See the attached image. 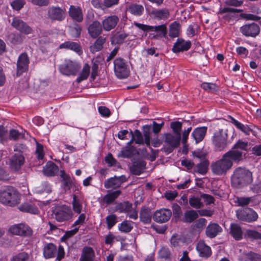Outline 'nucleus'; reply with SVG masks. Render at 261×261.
I'll use <instances>...</instances> for the list:
<instances>
[{
  "instance_id": "obj_58",
  "label": "nucleus",
  "mask_w": 261,
  "mask_h": 261,
  "mask_svg": "<svg viewBox=\"0 0 261 261\" xmlns=\"http://www.w3.org/2000/svg\"><path fill=\"white\" fill-rule=\"evenodd\" d=\"M207 166L208 164L206 161L198 164L196 167L197 171L201 174H205L207 172Z\"/></svg>"
},
{
  "instance_id": "obj_23",
  "label": "nucleus",
  "mask_w": 261,
  "mask_h": 261,
  "mask_svg": "<svg viewBox=\"0 0 261 261\" xmlns=\"http://www.w3.org/2000/svg\"><path fill=\"white\" fill-rule=\"evenodd\" d=\"M150 32H155V35H153L152 38L158 39L159 38H166L167 34V30L166 24H161L156 26H151Z\"/></svg>"
},
{
  "instance_id": "obj_19",
  "label": "nucleus",
  "mask_w": 261,
  "mask_h": 261,
  "mask_svg": "<svg viewBox=\"0 0 261 261\" xmlns=\"http://www.w3.org/2000/svg\"><path fill=\"white\" fill-rule=\"evenodd\" d=\"M119 21L116 15H112L105 18L102 21V28L106 31H110L114 29Z\"/></svg>"
},
{
  "instance_id": "obj_52",
  "label": "nucleus",
  "mask_w": 261,
  "mask_h": 261,
  "mask_svg": "<svg viewBox=\"0 0 261 261\" xmlns=\"http://www.w3.org/2000/svg\"><path fill=\"white\" fill-rule=\"evenodd\" d=\"M207 221L205 218L198 219L194 224V228L197 231H201L206 225Z\"/></svg>"
},
{
  "instance_id": "obj_64",
  "label": "nucleus",
  "mask_w": 261,
  "mask_h": 261,
  "mask_svg": "<svg viewBox=\"0 0 261 261\" xmlns=\"http://www.w3.org/2000/svg\"><path fill=\"white\" fill-rule=\"evenodd\" d=\"M98 112L102 117H109L111 115L110 110L104 106H100L98 108Z\"/></svg>"
},
{
  "instance_id": "obj_43",
  "label": "nucleus",
  "mask_w": 261,
  "mask_h": 261,
  "mask_svg": "<svg viewBox=\"0 0 261 261\" xmlns=\"http://www.w3.org/2000/svg\"><path fill=\"white\" fill-rule=\"evenodd\" d=\"M128 35L125 33H116L111 39L112 44H120L124 42Z\"/></svg>"
},
{
  "instance_id": "obj_45",
  "label": "nucleus",
  "mask_w": 261,
  "mask_h": 261,
  "mask_svg": "<svg viewBox=\"0 0 261 261\" xmlns=\"http://www.w3.org/2000/svg\"><path fill=\"white\" fill-rule=\"evenodd\" d=\"M180 30V24L179 23L175 21L170 26L169 35L171 38H175L179 36Z\"/></svg>"
},
{
  "instance_id": "obj_49",
  "label": "nucleus",
  "mask_w": 261,
  "mask_h": 261,
  "mask_svg": "<svg viewBox=\"0 0 261 261\" xmlns=\"http://www.w3.org/2000/svg\"><path fill=\"white\" fill-rule=\"evenodd\" d=\"M117 217L115 214L109 215L107 216L106 219V223L107 225V227L109 229H111L117 223Z\"/></svg>"
},
{
  "instance_id": "obj_28",
  "label": "nucleus",
  "mask_w": 261,
  "mask_h": 261,
  "mask_svg": "<svg viewBox=\"0 0 261 261\" xmlns=\"http://www.w3.org/2000/svg\"><path fill=\"white\" fill-rule=\"evenodd\" d=\"M230 229V234L234 240L239 241L243 239V232L241 227L239 224H231Z\"/></svg>"
},
{
  "instance_id": "obj_27",
  "label": "nucleus",
  "mask_w": 261,
  "mask_h": 261,
  "mask_svg": "<svg viewBox=\"0 0 261 261\" xmlns=\"http://www.w3.org/2000/svg\"><path fill=\"white\" fill-rule=\"evenodd\" d=\"M152 212L149 207H142L140 212V221L144 224H149L151 221Z\"/></svg>"
},
{
  "instance_id": "obj_33",
  "label": "nucleus",
  "mask_w": 261,
  "mask_h": 261,
  "mask_svg": "<svg viewBox=\"0 0 261 261\" xmlns=\"http://www.w3.org/2000/svg\"><path fill=\"white\" fill-rule=\"evenodd\" d=\"M151 14L153 15L154 17L159 20H165L169 16V12L167 9H153L150 12Z\"/></svg>"
},
{
  "instance_id": "obj_13",
  "label": "nucleus",
  "mask_w": 261,
  "mask_h": 261,
  "mask_svg": "<svg viewBox=\"0 0 261 261\" xmlns=\"http://www.w3.org/2000/svg\"><path fill=\"white\" fill-rule=\"evenodd\" d=\"M240 32L246 37H255L260 32V28L254 22L247 23L240 28Z\"/></svg>"
},
{
  "instance_id": "obj_54",
  "label": "nucleus",
  "mask_w": 261,
  "mask_h": 261,
  "mask_svg": "<svg viewBox=\"0 0 261 261\" xmlns=\"http://www.w3.org/2000/svg\"><path fill=\"white\" fill-rule=\"evenodd\" d=\"M244 261H261V255L252 252L246 254Z\"/></svg>"
},
{
  "instance_id": "obj_10",
  "label": "nucleus",
  "mask_w": 261,
  "mask_h": 261,
  "mask_svg": "<svg viewBox=\"0 0 261 261\" xmlns=\"http://www.w3.org/2000/svg\"><path fill=\"white\" fill-rule=\"evenodd\" d=\"M11 25L22 34L29 35L33 33V29L29 24L18 17L12 19Z\"/></svg>"
},
{
  "instance_id": "obj_15",
  "label": "nucleus",
  "mask_w": 261,
  "mask_h": 261,
  "mask_svg": "<svg viewBox=\"0 0 261 261\" xmlns=\"http://www.w3.org/2000/svg\"><path fill=\"white\" fill-rule=\"evenodd\" d=\"M172 215L170 210L167 208H162L155 212L153 215V219L154 221L163 223L169 220Z\"/></svg>"
},
{
  "instance_id": "obj_17",
  "label": "nucleus",
  "mask_w": 261,
  "mask_h": 261,
  "mask_svg": "<svg viewBox=\"0 0 261 261\" xmlns=\"http://www.w3.org/2000/svg\"><path fill=\"white\" fill-rule=\"evenodd\" d=\"M25 159L21 152H18L12 156L10 161V166L12 169L19 170L23 165Z\"/></svg>"
},
{
  "instance_id": "obj_36",
  "label": "nucleus",
  "mask_w": 261,
  "mask_h": 261,
  "mask_svg": "<svg viewBox=\"0 0 261 261\" xmlns=\"http://www.w3.org/2000/svg\"><path fill=\"white\" fill-rule=\"evenodd\" d=\"M198 217V211L189 210L184 213L182 221L186 223H191Z\"/></svg>"
},
{
  "instance_id": "obj_24",
  "label": "nucleus",
  "mask_w": 261,
  "mask_h": 261,
  "mask_svg": "<svg viewBox=\"0 0 261 261\" xmlns=\"http://www.w3.org/2000/svg\"><path fill=\"white\" fill-rule=\"evenodd\" d=\"M196 249L201 257L207 258L212 254L210 247L207 246L203 240L198 242L196 246Z\"/></svg>"
},
{
  "instance_id": "obj_51",
  "label": "nucleus",
  "mask_w": 261,
  "mask_h": 261,
  "mask_svg": "<svg viewBox=\"0 0 261 261\" xmlns=\"http://www.w3.org/2000/svg\"><path fill=\"white\" fill-rule=\"evenodd\" d=\"M201 87L204 90L208 92H215L218 90V86L216 84L212 83L204 82L201 85Z\"/></svg>"
},
{
  "instance_id": "obj_31",
  "label": "nucleus",
  "mask_w": 261,
  "mask_h": 261,
  "mask_svg": "<svg viewBox=\"0 0 261 261\" xmlns=\"http://www.w3.org/2000/svg\"><path fill=\"white\" fill-rule=\"evenodd\" d=\"M106 41V38L104 36H98L95 42L90 46V51L94 54L99 51L103 48V45Z\"/></svg>"
},
{
  "instance_id": "obj_30",
  "label": "nucleus",
  "mask_w": 261,
  "mask_h": 261,
  "mask_svg": "<svg viewBox=\"0 0 261 261\" xmlns=\"http://www.w3.org/2000/svg\"><path fill=\"white\" fill-rule=\"evenodd\" d=\"M69 15L77 22H81L83 19L82 10L80 7L71 6L69 10Z\"/></svg>"
},
{
  "instance_id": "obj_44",
  "label": "nucleus",
  "mask_w": 261,
  "mask_h": 261,
  "mask_svg": "<svg viewBox=\"0 0 261 261\" xmlns=\"http://www.w3.org/2000/svg\"><path fill=\"white\" fill-rule=\"evenodd\" d=\"M121 193V190L113 191L106 195L103 197V201L107 204L112 203Z\"/></svg>"
},
{
  "instance_id": "obj_57",
  "label": "nucleus",
  "mask_w": 261,
  "mask_h": 261,
  "mask_svg": "<svg viewBox=\"0 0 261 261\" xmlns=\"http://www.w3.org/2000/svg\"><path fill=\"white\" fill-rule=\"evenodd\" d=\"M28 254L24 252L14 255L11 258V261H26L28 259Z\"/></svg>"
},
{
  "instance_id": "obj_22",
  "label": "nucleus",
  "mask_w": 261,
  "mask_h": 261,
  "mask_svg": "<svg viewBox=\"0 0 261 261\" xmlns=\"http://www.w3.org/2000/svg\"><path fill=\"white\" fill-rule=\"evenodd\" d=\"M57 246L52 243H46L43 248V254L45 258L55 257L57 254Z\"/></svg>"
},
{
  "instance_id": "obj_60",
  "label": "nucleus",
  "mask_w": 261,
  "mask_h": 261,
  "mask_svg": "<svg viewBox=\"0 0 261 261\" xmlns=\"http://www.w3.org/2000/svg\"><path fill=\"white\" fill-rule=\"evenodd\" d=\"M24 38V37L21 34H13L11 38V42L14 44H19L23 42Z\"/></svg>"
},
{
  "instance_id": "obj_63",
  "label": "nucleus",
  "mask_w": 261,
  "mask_h": 261,
  "mask_svg": "<svg viewBox=\"0 0 261 261\" xmlns=\"http://www.w3.org/2000/svg\"><path fill=\"white\" fill-rule=\"evenodd\" d=\"M36 153L39 160H42L44 158L43 146L39 143H36Z\"/></svg>"
},
{
  "instance_id": "obj_35",
  "label": "nucleus",
  "mask_w": 261,
  "mask_h": 261,
  "mask_svg": "<svg viewBox=\"0 0 261 261\" xmlns=\"http://www.w3.org/2000/svg\"><path fill=\"white\" fill-rule=\"evenodd\" d=\"M20 211L29 213L32 214H38L39 210L36 206L30 203H24L19 207Z\"/></svg>"
},
{
  "instance_id": "obj_48",
  "label": "nucleus",
  "mask_w": 261,
  "mask_h": 261,
  "mask_svg": "<svg viewBox=\"0 0 261 261\" xmlns=\"http://www.w3.org/2000/svg\"><path fill=\"white\" fill-rule=\"evenodd\" d=\"M189 204L193 208H200L203 206L200 198L193 196L189 199Z\"/></svg>"
},
{
  "instance_id": "obj_5",
  "label": "nucleus",
  "mask_w": 261,
  "mask_h": 261,
  "mask_svg": "<svg viewBox=\"0 0 261 261\" xmlns=\"http://www.w3.org/2000/svg\"><path fill=\"white\" fill-rule=\"evenodd\" d=\"M114 69L116 76L120 79L127 78L130 73L125 60L122 58H117L114 61Z\"/></svg>"
},
{
  "instance_id": "obj_38",
  "label": "nucleus",
  "mask_w": 261,
  "mask_h": 261,
  "mask_svg": "<svg viewBox=\"0 0 261 261\" xmlns=\"http://www.w3.org/2000/svg\"><path fill=\"white\" fill-rule=\"evenodd\" d=\"M90 70V65L86 63L84 65L79 76L77 77L76 82L77 83H80L81 82L87 80L89 75Z\"/></svg>"
},
{
  "instance_id": "obj_62",
  "label": "nucleus",
  "mask_w": 261,
  "mask_h": 261,
  "mask_svg": "<svg viewBox=\"0 0 261 261\" xmlns=\"http://www.w3.org/2000/svg\"><path fill=\"white\" fill-rule=\"evenodd\" d=\"M24 137V134L21 133H19L16 129H11L10 131V138L11 139L14 140H17L19 138H22Z\"/></svg>"
},
{
  "instance_id": "obj_7",
  "label": "nucleus",
  "mask_w": 261,
  "mask_h": 261,
  "mask_svg": "<svg viewBox=\"0 0 261 261\" xmlns=\"http://www.w3.org/2000/svg\"><path fill=\"white\" fill-rule=\"evenodd\" d=\"M227 132L221 129L215 132L213 138V143L217 149L221 151L225 148L228 144Z\"/></svg>"
},
{
  "instance_id": "obj_40",
  "label": "nucleus",
  "mask_w": 261,
  "mask_h": 261,
  "mask_svg": "<svg viewBox=\"0 0 261 261\" xmlns=\"http://www.w3.org/2000/svg\"><path fill=\"white\" fill-rule=\"evenodd\" d=\"M134 222L131 221L124 220L118 225L119 230L124 233L131 231L133 228Z\"/></svg>"
},
{
  "instance_id": "obj_3",
  "label": "nucleus",
  "mask_w": 261,
  "mask_h": 261,
  "mask_svg": "<svg viewBox=\"0 0 261 261\" xmlns=\"http://www.w3.org/2000/svg\"><path fill=\"white\" fill-rule=\"evenodd\" d=\"M19 194L14 187L8 186L0 190V201L5 205L15 206L19 203Z\"/></svg>"
},
{
  "instance_id": "obj_8",
  "label": "nucleus",
  "mask_w": 261,
  "mask_h": 261,
  "mask_svg": "<svg viewBox=\"0 0 261 261\" xmlns=\"http://www.w3.org/2000/svg\"><path fill=\"white\" fill-rule=\"evenodd\" d=\"M80 69L78 64L71 60H65L59 67L60 72L65 75H75Z\"/></svg>"
},
{
  "instance_id": "obj_18",
  "label": "nucleus",
  "mask_w": 261,
  "mask_h": 261,
  "mask_svg": "<svg viewBox=\"0 0 261 261\" xmlns=\"http://www.w3.org/2000/svg\"><path fill=\"white\" fill-rule=\"evenodd\" d=\"M191 46L190 41H186L181 38H178L172 47L173 53H177L180 51H187Z\"/></svg>"
},
{
  "instance_id": "obj_4",
  "label": "nucleus",
  "mask_w": 261,
  "mask_h": 261,
  "mask_svg": "<svg viewBox=\"0 0 261 261\" xmlns=\"http://www.w3.org/2000/svg\"><path fill=\"white\" fill-rule=\"evenodd\" d=\"M181 138L171 133L165 134L163 136V146L162 150L169 154L177 148L180 143Z\"/></svg>"
},
{
  "instance_id": "obj_42",
  "label": "nucleus",
  "mask_w": 261,
  "mask_h": 261,
  "mask_svg": "<svg viewBox=\"0 0 261 261\" xmlns=\"http://www.w3.org/2000/svg\"><path fill=\"white\" fill-rule=\"evenodd\" d=\"M128 11L135 16H141L144 12V7L141 5L132 4L129 6Z\"/></svg>"
},
{
  "instance_id": "obj_59",
  "label": "nucleus",
  "mask_w": 261,
  "mask_h": 261,
  "mask_svg": "<svg viewBox=\"0 0 261 261\" xmlns=\"http://www.w3.org/2000/svg\"><path fill=\"white\" fill-rule=\"evenodd\" d=\"M82 29L80 25L75 24L70 28V33L73 37L78 38L80 36Z\"/></svg>"
},
{
  "instance_id": "obj_53",
  "label": "nucleus",
  "mask_w": 261,
  "mask_h": 261,
  "mask_svg": "<svg viewBox=\"0 0 261 261\" xmlns=\"http://www.w3.org/2000/svg\"><path fill=\"white\" fill-rule=\"evenodd\" d=\"M184 243L182 239L177 234H174L170 239V243L174 247H179Z\"/></svg>"
},
{
  "instance_id": "obj_46",
  "label": "nucleus",
  "mask_w": 261,
  "mask_h": 261,
  "mask_svg": "<svg viewBox=\"0 0 261 261\" xmlns=\"http://www.w3.org/2000/svg\"><path fill=\"white\" fill-rule=\"evenodd\" d=\"M170 127L174 133L175 135L181 138L182 123L179 121L172 122L170 124Z\"/></svg>"
},
{
  "instance_id": "obj_32",
  "label": "nucleus",
  "mask_w": 261,
  "mask_h": 261,
  "mask_svg": "<svg viewBox=\"0 0 261 261\" xmlns=\"http://www.w3.org/2000/svg\"><path fill=\"white\" fill-rule=\"evenodd\" d=\"M228 118L230 119V122L236 126V127L239 130H241L245 134L249 135L251 132H252V128L247 125H244L238 120H236L234 118L231 116H229Z\"/></svg>"
},
{
  "instance_id": "obj_9",
  "label": "nucleus",
  "mask_w": 261,
  "mask_h": 261,
  "mask_svg": "<svg viewBox=\"0 0 261 261\" xmlns=\"http://www.w3.org/2000/svg\"><path fill=\"white\" fill-rule=\"evenodd\" d=\"M236 215L239 220L248 222L255 221L258 218L257 214L252 208L248 207L238 210Z\"/></svg>"
},
{
  "instance_id": "obj_16",
  "label": "nucleus",
  "mask_w": 261,
  "mask_h": 261,
  "mask_svg": "<svg viewBox=\"0 0 261 261\" xmlns=\"http://www.w3.org/2000/svg\"><path fill=\"white\" fill-rule=\"evenodd\" d=\"M127 180V178L125 175H121L120 176H114L111 177L104 182V186L106 189H116L119 188L121 184Z\"/></svg>"
},
{
  "instance_id": "obj_25",
  "label": "nucleus",
  "mask_w": 261,
  "mask_h": 261,
  "mask_svg": "<svg viewBox=\"0 0 261 261\" xmlns=\"http://www.w3.org/2000/svg\"><path fill=\"white\" fill-rule=\"evenodd\" d=\"M207 127L202 126L195 128L192 133V137L195 141L196 143H198L204 139L207 132Z\"/></svg>"
},
{
  "instance_id": "obj_41",
  "label": "nucleus",
  "mask_w": 261,
  "mask_h": 261,
  "mask_svg": "<svg viewBox=\"0 0 261 261\" xmlns=\"http://www.w3.org/2000/svg\"><path fill=\"white\" fill-rule=\"evenodd\" d=\"M77 194V193L73 195V200L72 204L73 210L74 212L76 213L77 214H80L82 209V204L80 198L77 195H76Z\"/></svg>"
},
{
  "instance_id": "obj_1",
  "label": "nucleus",
  "mask_w": 261,
  "mask_h": 261,
  "mask_svg": "<svg viewBox=\"0 0 261 261\" xmlns=\"http://www.w3.org/2000/svg\"><path fill=\"white\" fill-rule=\"evenodd\" d=\"M249 146L248 142L239 140L221 159L212 164L213 173L217 175L225 174L231 169L233 163H239L243 161Z\"/></svg>"
},
{
  "instance_id": "obj_2",
  "label": "nucleus",
  "mask_w": 261,
  "mask_h": 261,
  "mask_svg": "<svg viewBox=\"0 0 261 261\" xmlns=\"http://www.w3.org/2000/svg\"><path fill=\"white\" fill-rule=\"evenodd\" d=\"M252 180V174L250 171L239 167L233 172L231 177V184L236 188H242L250 184Z\"/></svg>"
},
{
  "instance_id": "obj_37",
  "label": "nucleus",
  "mask_w": 261,
  "mask_h": 261,
  "mask_svg": "<svg viewBox=\"0 0 261 261\" xmlns=\"http://www.w3.org/2000/svg\"><path fill=\"white\" fill-rule=\"evenodd\" d=\"M94 254L93 250L91 247H85L83 249L80 261H93Z\"/></svg>"
},
{
  "instance_id": "obj_56",
  "label": "nucleus",
  "mask_w": 261,
  "mask_h": 261,
  "mask_svg": "<svg viewBox=\"0 0 261 261\" xmlns=\"http://www.w3.org/2000/svg\"><path fill=\"white\" fill-rule=\"evenodd\" d=\"M25 4L24 0H14L11 3V6L16 11H19Z\"/></svg>"
},
{
  "instance_id": "obj_14",
  "label": "nucleus",
  "mask_w": 261,
  "mask_h": 261,
  "mask_svg": "<svg viewBox=\"0 0 261 261\" xmlns=\"http://www.w3.org/2000/svg\"><path fill=\"white\" fill-rule=\"evenodd\" d=\"M29 59L27 53H22L19 56L17 62V76H19L22 73L28 70Z\"/></svg>"
},
{
  "instance_id": "obj_11",
  "label": "nucleus",
  "mask_w": 261,
  "mask_h": 261,
  "mask_svg": "<svg viewBox=\"0 0 261 261\" xmlns=\"http://www.w3.org/2000/svg\"><path fill=\"white\" fill-rule=\"evenodd\" d=\"M48 18L53 21H61L66 17V10L59 7H50L47 11Z\"/></svg>"
},
{
  "instance_id": "obj_61",
  "label": "nucleus",
  "mask_w": 261,
  "mask_h": 261,
  "mask_svg": "<svg viewBox=\"0 0 261 261\" xmlns=\"http://www.w3.org/2000/svg\"><path fill=\"white\" fill-rule=\"evenodd\" d=\"M251 200L250 197H237L235 202L238 204V206H244L247 205Z\"/></svg>"
},
{
  "instance_id": "obj_20",
  "label": "nucleus",
  "mask_w": 261,
  "mask_h": 261,
  "mask_svg": "<svg viewBox=\"0 0 261 261\" xmlns=\"http://www.w3.org/2000/svg\"><path fill=\"white\" fill-rule=\"evenodd\" d=\"M101 23L97 20L94 21L88 28V32L90 36L94 39L97 38L102 32Z\"/></svg>"
},
{
  "instance_id": "obj_26",
  "label": "nucleus",
  "mask_w": 261,
  "mask_h": 261,
  "mask_svg": "<svg viewBox=\"0 0 261 261\" xmlns=\"http://www.w3.org/2000/svg\"><path fill=\"white\" fill-rule=\"evenodd\" d=\"M59 171V168L54 163L48 162L43 167V173L47 176H54Z\"/></svg>"
},
{
  "instance_id": "obj_12",
  "label": "nucleus",
  "mask_w": 261,
  "mask_h": 261,
  "mask_svg": "<svg viewBox=\"0 0 261 261\" xmlns=\"http://www.w3.org/2000/svg\"><path fill=\"white\" fill-rule=\"evenodd\" d=\"M56 219L58 222H63L70 220L72 217L71 208L66 205H63L54 212Z\"/></svg>"
},
{
  "instance_id": "obj_47",
  "label": "nucleus",
  "mask_w": 261,
  "mask_h": 261,
  "mask_svg": "<svg viewBox=\"0 0 261 261\" xmlns=\"http://www.w3.org/2000/svg\"><path fill=\"white\" fill-rule=\"evenodd\" d=\"M159 257L165 260L170 259L171 252L169 248L167 247H162L159 251Z\"/></svg>"
},
{
  "instance_id": "obj_55",
  "label": "nucleus",
  "mask_w": 261,
  "mask_h": 261,
  "mask_svg": "<svg viewBox=\"0 0 261 261\" xmlns=\"http://www.w3.org/2000/svg\"><path fill=\"white\" fill-rule=\"evenodd\" d=\"M245 237L253 239H261V233L255 230L248 229L246 230Z\"/></svg>"
},
{
  "instance_id": "obj_29",
  "label": "nucleus",
  "mask_w": 261,
  "mask_h": 261,
  "mask_svg": "<svg viewBox=\"0 0 261 261\" xmlns=\"http://www.w3.org/2000/svg\"><path fill=\"white\" fill-rule=\"evenodd\" d=\"M146 163L144 161H138L133 163L129 167L130 172L132 174L139 175L143 172Z\"/></svg>"
},
{
  "instance_id": "obj_21",
  "label": "nucleus",
  "mask_w": 261,
  "mask_h": 261,
  "mask_svg": "<svg viewBox=\"0 0 261 261\" xmlns=\"http://www.w3.org/2000/svg\"><path fill=\"white\" fill-rule=\"evenodd\" d=\"M222 231V228L218 224L211 223L206 228L205 234L208 238L212 239L215 238Z\"/></svg>"
},
{
  "instance_id": "obj_34",
  "label": "nucleus",
  "mask_w": 261,
  "mask_h": 261,
  "mask_svg": "<svg viewBox=\"0 0 261 261\" xmlns=\"http://www.w3.org/2000/svg\"><path fill=\"white\" fill-rule=\"evenodd\" d=\"M60 48L70 49L74 51L79 55H81L83 53L80 45L77 42L67 41L61 44L60 45Z\"/></svg>"
},
{
  "instance_id": "obj_39",
  "label": "nucleus",
  "mask_w": 261,
  "mask_h": 261,
  "mask_svg": "<svg viewBox=\"0 0 261 261\" xmlns=\"http://www.w3.org/2000/svg\"><path fill=\"white\" fill-rule=\"evenodd\" d=\"M132 204L128 201L118 203L115 206V210L119 213H127L132 208Z\"/></svg>"
},
{
  "instance_id": "obj_6",
  "label": "nucleus",
  "mask_w": 261,
  "mask_h": 261,
  "mask_svg": "<svg viewBox=\"0 0 261 261\" xmlns=\"http://www.w3.org/2000/svg\"><path fill=\"white\" fill-rule=\"evenodd\" d=\"M9 231L14 235L24 237H30L33 234L32 229L25 223L13 225L10 227Z\"/></svg>"
},
{
  "instance_id": "obj_50",
  "label": "nucleus",
  "mask_w": 261,
  "mask_h": 261,
  "mask_svg": "<svg viewBox=\"0 0 261 261\" xmlns=\"http://www.w3.org/2000/svg\"><path fill=\"white\" fill-rule=\"evenodd\" d=\"M130 134L136 144H143L144 140L141 132L139 130H135L134 134H133L132 132H131Z\"/></svg>"
}]
</instances>
